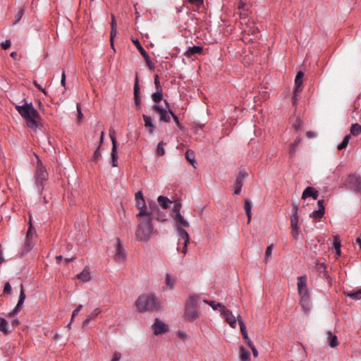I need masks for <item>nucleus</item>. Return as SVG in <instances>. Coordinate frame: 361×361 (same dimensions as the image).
Masks as SVG:
<instances>
[{
	"instance_id": "nucleus-56",
	"label": "nucleus",
	"mask_w": 361,
	"mask_h": 361,
	"mask_svg": "<svg viewBox=\"0 0 361 361\" xmlns=\"http://www.w3.org/2000/svg\"><path fill=\"white\" fill-rule=\"evenodd\" d=\"M334 247L335 250L341 248V241L338 236H334Z\"/></svg>"
},
{
	"instance_id": "nucleus-55",
	"label": "nucleus",
	"mask_w": 361,
	"mask_h": 361,
	"mask_svg": "<svg viewBox=\"0 0 361 361\" xmlns=\"http://www.w3.org/2000/svg\"><path fill=\"white\" fill-rule=\"evenodd\" d=\"M154 85H155L156 90L163 89L161 85V82H160L159 78L158 75H155V76H154Z\"/></svg>"
},
{
	"instance_id": "nucleus-29",
	"label": "nucleus",
	"mask_w": 361,
	"mask_h": 361,
	"mask_svg": "<svg viewBox=\"0 0 361 361\" xmlns=\"http://www.w3.org/2000/svg\"><path fill=\"white\" fill-rule=\"evenodd\" d=\"M151 98L155 103L154 104L159 103L163 99V89L156 90V92L151 95Z\"/></svg>"
},
{
	"instance_id": "nucleus-19",
	"label": "nucleus",
	"mask_w": 361,
	"mask_h": 361,
	"mask_svg": "<svg viewBox=\"0 0 361 361\" xmlns=\"http://www.w3.org/2000/svg\"><path fill=\"white\" fill-rule=\"evenodd\" d=\"M116 258L118 261H123L126 259V254L125 250L123 249L121 240L119 238L116 239Z\"/></svg>"
},
{
	"instance_id": "nucleus-14",
	"label": "nucleus",
	"mask_w": 361,
	"mask_h": 361,
	"mask_svg": "<svg viewBox=\"0 0 361 361\" xmlns=\"http://www.w3.org/2000/svg\"><path fill=\"white\" fill-rule=\"evenodd\" d=\"M152 327L156 336L164 334L169 331L168 325L161 322L159 318L155 319Z\"/></svg>"
},
{
	"instance_id": "nucleus-16",
	"label": "nucleus",
	"mask_w": 361,
	"mask_h": 361,
	"mask_svg": "<svg viewBox=\"0 0 361 361\" xmlns=\"http://www.w3.org/2000/svg\"><path fill=\"white\" fill-rule=\"evenodd\" d=\"M247 176V173L245 172V171H240L239 172L234 184V195H239L240 193L243 185V181Z\"/></svg>"
},
{
	"instance_id": "nucleus-33",
	"label": "nucleus",
	"mask_w": 361,
	"mask_h": 361,
	"mask_svg": "<svg viewBox=\"0 0 361 361\" xmlns=\"http://www.w3.org/2000/svg\"><path fill=\"white\" fill-rule=\"evenodd\" d=\"M185 159L193 166L194 168H196L195 164L197 162L195 159L194 152L191 150H187L185 154Z\"/></svg>"
},
{
	"instance_id": "nucleus-9",
	"label": "nucleus",
	"mask_w": 361,
	"mask_h": 361,
	"mask_svg": "<svg viewBox=\"0 0 361 361\" xmlns=\"http://www.w3.org/2000/svg\"><path fill=\"white\" fill-rule=\"evenodd\" d=\"M348 188L356 193L361 194V176L352 174L348 176L347 182Z\"/></svg>"
},
{
	"instance_id": "nucleus-50",
	"label": "nucleus",
	"mask_w": 361,
	"mask_h": 361,
	"mask_svg": "<svg viewBox=\"0 0 361 361\" xmlns=\"http://www.w3.org/2000/svg\"><path fill=\"white\" fill-rule=\"evenodd\" d=\"M149 213L152 214V216H153V214L156 212V211L159 210L158 206L154 202H149Z\"/></svg>"
},
{
	"instance_id": "nucleus-53",
	"label": "nucleus",
	"mask_w": 361,
	"mask_h": 361,
	"mask_svg": "<svg viewBox=\"0 0 361 361\" xmlns=\"http://www.w3.org/2000/svg\"><path fill=\"white\" fill-rule=\"evenodd\" d=\"M204 302L205 303L208 304L210 307H212L214 310H217L220 309L219 306L217 305L219 304H221L220 302L216 303L215 301H213V300L208 301L206 300H204Z\"/></svg>"
},
{
	"instance_id": "nucleus-4",
	"label": "nucleus",
	"mask_w": 361,
	"mask_h": 361,
	"mask_svg": "<svg viewBox=\"0 0 361 361\" xmlns=\"http://www.w3.org/2000/svg\"><path fill=\"white\" fill-rule=\"evenodd\" d=\"M37 158V169L35 172V184L39 194L42 195L44 189V183L48 180L49 174L46 169L42 165V162Z\"/></svg>"
},
{
	"instance_id": "nucleus-63",
	"label": "nucleus",
	"mask_w": 361,
	"mask_h": 361,
	"mask_svg": "<svg viewBox=\"0 0 361 361\" xmlns=\"http://www.w3.org/2000/svg\"><path fill=\"white\" fill-rule=\"evenodd\" d=\"M324 200H319L317 202L318 209H322V211L325 212V207H324Z\"/></svg>"
},
{
	"instance_id": "nucleus-22",
	"label": "nucleus",
	"mask_w": 361,
	"mask_h": 361,
	"mask_svg": "<svg viewBox=\"0 0 361 361\" xmlns=\"http://www.w3.org/2000/svg\"><path fill=\"white\" fill-rule=\"evenodd\" d=\"M101 312V310L99 308H96L94 311L87 316L86 319L82 322V327L85 328L88 326L89 323L94 320Z\"/></svg>"
},
{
	"instance_id": "nucleus-15",
	"label": "nucleus",
	"mask_w": 361,
	"mask_h": 361,
	"mask_svg": "<svg viewBox=\"0 0 361 361\" xmlns=\"http://www.w3.org/2000/svg\"><path fill=\"white\" fill-rule=\"evenodd\" d=\"M25 298H26V295L25 293L23 284L21 283L20 284V295H19V299H18V303H17L16 306L14 307V309L11 312H9V314H8L9 317L14 316L15 314H18L20 311L22 306L25 302Z\"/></svg>"
},
{
	"instance_id": "nucleus-34",
	"label": "nucleus",
	"mask_w": 361,
	"mask_h": 361,
	"mask_svg": "<svg viewBox=\"0 0 361 361\" xmlns=\"http://www.w3.org/2000/svg\"><path fill=\"white\" fill-rule=\"evenodd\" d=\"M251 208L252 205L250 201L249 200H245L244 209L248 219V222H250L251 220Z\"/></svg>"
},
{
	"instance_id": "nucleus-23",
	"label": "nucleus",
	"mask_w": 361,
	"mask_h": 361,
	"mask_svg": "<svg viewBox=\"0 0 361 361\" xmlns=\"http://www.w3.org/2000/svg\"><path fill=\"white\" fill-rule=\"evenodd\" d=\"M304 77V73L302 71H300L297 73V75L295 78V92H301V85L302 84V78Z\"/></svg>"
},
{
	"instance_id": "nucleus-32",
	"label": "nucleus",
	"mask_w": 361,
	"mask_h": 361,
	"mask_svg": "<svg viewBox=\"0 0 361 361\" xmlns=\"http://www.w3.org/2000/svg\"><path fill=\"white\" fill-rule=\"evenodd\" d=\"M325 212L322 209H317L313 211L310 216L314 219L316 221H319L324 216Z\"/></svg>"
},
{
	"instance_id": "nucleus-54",
	"label": "nucleus",
	"mask_w": 361,
	"mask_h": 361,
	"mask_svg": "<svg viewBox=\"0 0 361 361\" xmlns=\"http://www.w3.org/2000/svg\"><path fill=\"white\" fill-rule=\"evenodd\" d=\"M12 291L11 286L9 282H6L4 287L3 293L4 295L6 294H11Z\"/></svg>"
},
{
	"instance_id": "nucleus-21",
	"label": "nucleus",
	"mask_w": 361,
	"mask_h": 361,
	"mask_svg": "<svg viewBox=\"0 0 361 361\" xmlns=\"http://www.w3.org/2000/svg\"><path fill=\"white\" fill-rule=\"evenodd\" d=\"M203 52V47L201 46L190 47L184 53V55L188 58L192 57L195 54H201Z\"/></svg>"
},
{
	"instance_id": "nucleus-47",
	"label": "nucleus",
	"mask_w": 361,
	"mask_h": 361,
	"mask_svg": "<svg viewBox=\"0 0 361 361\" xmlns=\"http://www.w3.org/2000/svg\"><path fill=\"white\" fill-rule=\"evenodd\" d=\"M24 13H25V8H20L18 13H16V15L15 16V21L13 22V25H16L17 24L18 22H20V20L22 19L23 15H24Z\"/></svg>"
},
{
	"instance_id": "nucleus-17",
	"label": "nucleus",
	"mask_w": 361,
	"mask_h": 361,
	"mask_svg": "<svg viewBox=\"0 0 361 361\" xmlns=\"http://www.w3.org/2000/svg\"><path fill=\"white\" fill-rule=\"evenodd\" d=\"M134 100L135 104L137 107L140 108L141 105V99L140 97V87H139V78L137 73H136L135 84H134Z\"/></svg>"
},
{
	"instance_id": "nucleus-27",
	"label": "nucleus",
	"mask_w": 361,
	"mask_h": 361,
	"mask_svg": "<svg viewBox=\"0 0 361 361\" xmlns=\"http://www.w3.org/2000/svg\"><path fill=\"white\" fill-rule=\"evenodd\" d=\"M302 140L300 137H298L294 140V142L290 145V149H289V154L291 157H294L295 155V152L297 151V148L300 144Z\"/></svg>"
},
{
	"instance_id": "nucleus-57",
	"label": "nucleus",
	"mask_w": 361,
	"mask_h": 361,
	"mask_svg": "<svg viewBox=\"0 0 361 361\" xmlns=\"http://www.w3.org/2000/svg\"><path fill=\"white\" fill-rule=\"evenodd\" d=\"M171 117L173 118V121H175L176 124L177 125V126L180 128V129H182L183 126L182 125L180 124V121H179V119L178 118V116L174 114L173 112H171Z\"/></svg>"
},
{
	"instance_id": "nucleus-60",
	"label": "nucleus",
	"mask_w": 361,
	"mask_h": 361,
	"mask_svg": "<svg viewBox=\"0 0 361 361\" xmlns=\"http://www.w3.org/2000/svg\"><path fill=\"white\" fill-rule=\"evenodd\" d=\"M82 305H79L73 312L72 313V317H71V321L73 320L74 317L78 314V312L80 311V310L82 309Z\"/></svg>"
},
{
	"instance_id": "nucleus-28",
	"label": "nucleus",
	"mask_w": 361,
	"mask_h": 361,
	"mask_svg": "<svg viewBox=\"0 0 361 361\" xmlns=\"http://www.w3.org/2000/svg\"><path fill=\"white\" fill-rule=\"evenodd\" d=\"M158 203L163 209H167L172 202L167 197L162 195L158 197Z\"/></svg>"
},
{
	"instance_id": "nucleus-11",
	"label": "nucleus",
	"mask_w": 361,
	"mask_h": 361,
	"mask_svg": "<svg viewBox=\"0 0 361 361\" xmlns=\"http://www.w3.org/2000/svg\"><path fill=\"white\" fill-rule=\"evenodd\" d=\"M297 288L300 296L310 295L307 288V277L305 274L297 278Z\"/></svg>"
},
{
	"instance_id": "nucleus-24",
	"label": "nucleus",
	"mask_w": 361,
	"mask_h": 361,
	"mask_svg": "<svg viewBox=\"0 0 361 361\" xmlns=\"http://www.w3.org/2000/svg\"><path fill=\"white\" fill-rule=\"evenodd\" d=\"M327 339L331 348H336L338 345V341L337 336L334 334L331 331H329L327 333Z\"/></svg>"
},
{
	"instance_id": "nucleus-20",
	"label": "nucleus",
	"mask_w": 361,
	"mask_h": 361,
	"mask_svg": "<svg viewBox=\"0 0 361 361\" xmlns=\"http://www.w3.org/2000/svg\"><path fill=\"white\" fill-rule=\"evenodd\" d=\"M300 305L305 314L309 313L311 309L310 295L300 296Z\"/></svg>"
},
{
	"instance_id": "nucleus-26",
	"label": "nucleus",
	"mask_w": 361,
	"mask_h": 361,
	"mask_svg": "<svg viewBox=\"0 0 361 361\" xmlns=\"http://www.w3.org/2000/svg\"><path fill=\"white\" fill-rule=\"evenodd\" d=\"M142 118L145 121V126L148 129L149 133H152L154 130V126L153 125L151 116L143 114Z\"/></svg>"
},
{
	"instance_id": "nucleus-48",
	"label": "nucleus",
	"mask_w": 361,
	"mask_h": 361,
	"mask_svg": "<svg viewBox=\"0 0 361 361\" xmlns=\"http://www.w3.org/2000/svg\"><path fill=\"white\" fill-rule=\"evenodd\" d=\"M302 123V122L301 119L300 118H296L292 124V128H293L295 130H299L301 129Z\"/></svg>"
},
{
	"instance_id": "nucleus-5",
	"label": "nucleus",
	"mask_w": 361,
	"mask_h": 361,
	"mask_svg": "<svg viewBox=\"0 0 361 361\" xmlns=\"http://www.w3.org/2000/svg\"><path fill=\"white\" fill-rule=\"evenodd\" d=\"M152 220H143L137 226L135 235L137 240L143 242L148 241L152 235Z\"/></svg>"
},
{
	"instance_id": "nucleus-2",
	"label": "nucleus",
	"mask_w": 361,
	"mask_h": 361,
	"mask_svg": "<svg viewBox=\"0 0 361 361\" xmlns=\"http://www.w3.org/2000/svg\"><path fill=\"white\" fill-rule=\"evenodd\" d=\"M173 219L176 221V228L178 234V246L180 245L183 241V247L181 250V252L185 255L188 251V245L189 244V234L188 232L183 228L184 227H189L190 224L187 220L184 219V217L181 215L180 213H178L176 216H173ZM177 250H179V247H177Z\"/></svg>"
},
{
	"instance_id": "nucleus-18",
	"label": "nucleus",
	"mask_w": 361,
	"mask_h": 361,
	"mask_svg": "<svg viewBox=\"0 0 361 361\" xmlns=\"http://www.w3.org/2000/svg\"><path fill=\"white\" fill-rule=\"evenodd\" d=\"M309 197H312L314 200H317L319 197V192L313 187H307L302 192V199L305 200Z\"/></svg>"
},
{
	"instance_id": "nucleus-31",
	"label": "nucleus",
	"mask_w": 361,
	"mask_h": 361,
	"mask_svg": "<svg viewBox=\"0 0 361 361\" xmlns=\"http://www.w3.org/2000/svg\"><path fill=\"white\" fill-rule=\"evenodd\" d=\"M76 276L83 282H87L91 279L90 273L86 269L82 270L80 273L78 274Z\"/></svg>"
},
{
	"instance_id": "nucleus-36",
	"label": "nucleus",
	"mask_w": 361,
	"mask_h": 361,
	"mask_svg": "<svg viewBox=\"0 0 361 361\" xmlns=\"http://www.w3.org/2000/svg\"><path fill=\"white\" fill-rule=\"evenodd\" d=\"M8 322L2 317H0V331L3 332L4 334H8L9 331L7 329Z\"/></svg>"
},
{
	"instance_id": "nucleus-59",
	"label": "nucleus",
	"mask_w": 361,
	"mask_h": 361,
	"mask_svg": "<svg viewBox=\"0 0 361 361\" xmlns=\"http://www.w3.org/2000/svg\"><path fill=\"white\" fill-rule=\"evenodd\" d=\"M116 33H117L116 28H111L110 41H111V47H113V40H114V38L116 37Z\"/></svg>"
},
{
	"instance_id": "nucleus-42",
	"label": "nucleus",
	"mask_w": 361,
	"mask_h": 361,
	"mask_svg": "<svg viewBox=\"0 0 361 361\" xmlns=\"http://www.w3.org/2000/svg\"><path fill=\"white\" fill-rule=\"evenodd\" d=\"M166 285L170 288L172 289L174 286L175 279L172 278L169 274H166Z\"/></svg>"
},
{
	"instance_id": "nucleus-30",
	"label": "nucleus",
	"mask_w": 361,
	"mask_h": 361,
	"mask_svg": "<svg viewBox=\"0 0 361 361\" xmlns=\"http://www.w3.org/2000/svg\"><path fill=\"white\" fill-rule=\"evenodd\" d=\"M240 361H250V353L243 346L240 348Z\"/></svg>"
},
{
	"instance_id": "nucleus-51",
	"label": "nucleus",
	"mask_w": 361,
	"mask_h": 361,
	"mask_svg": "<svg viewBox=\"0 0 361 361\" xmlns=\"http://www.w3.org/2000/svg\"><path fill=\"white\" fill-rule=\"evenodd\" d=\"M187 1L197 8L203 5V0H187Z\"/></svg>"
},
{
	"instance_id": "nucleus-6",
	"label": "nucleus",
	"mask_w": 361,
	"mask_h": 361,
	"mask_svg": "<svg viewBox=\"0 0 361 361\" xmlns=\"http://www.w3.org/2000/svg\"><path fill=\"white\" fill-rule=\"evenodd\" d=\"M198 298L196 296H190L185 303V317L190 322L195 321L199 317L197 312Z\"/></svg>"
},
{
	"instance_id": "nucleus-13",
	"label": "nucleus",
	"mask_w": 361,
	"mask_h": 361,
	"mask_svg": "<svg viewBox=\"0 0 361 361\" xmlns=\"http://www.w3.org/2000/svg\"><path fill=\"white\" fill-rule=\"evenodd\" d=\"M299 216L298 214H292L290 216L291 234L294 239L298 240L300 235V228L298 226Z\"/></svg>"
},
{
	"instance_id": "nucleus-7",
	"label": "nucleus",
	"mask_w": 361,
	"mask_h": 361,
	"mask_svg": "<svg viewBox=\"0 0 361 361\" xmlns=\"http://www.w3.org/2000/svg\"><path fill=\"white\" fill-rule=\"evenodd\" d=\"M37 233L35 228L33 227L31 221H30V226L26 233L25 240L23 247L22 255L28 253L35 246Z\"/></svg>"
},
{
	"instance_id": "nucleus-64",
	"label": "nucleus",
	"mask_w": 361,
	"mask_h": 361,
	"mask_svg": "<svg viewBox=\"0 0 361 361\" xmlns=\"http://www.w3.org/2000/svg\"><path fill=\"white\" fill-rule=\"evenodd\" d=\"M245 342L246 343V344L248 345V346H251L253 345V343L252 342V341L250 340V338H249L248 336V334L247 335H245L243 336Z\"/></svg>"
},
{
	"instance_id": "nucleus-1",
	"label": "nucleus",
	"mask_w": 361,
	"mask_h": 361,
	"mask_svg": "<svg viewBox=\"0 0 361 361\" xmlns=\"http://www.w3.org/2000/svg\"><path fill=\"white\" fill-rule=\"evenodd\" d=\"M23 105H16L15 108L18 114L23 118L28 128H37L41 116L39 112L35 109L32 102L27 103L23 99Z\"/></svg>"
},
{
	"instance_id": "nucleus-25",
	"label": "nucleus",
	"mask_w": 361,
	"mask_h": 361,
	"mask_svg": "<svg viewBox=\"0 0 361 361\" xmlns=\"http://www.w3.org/2000/svg\"><path fill=\"white\" fill-rule=\"evenodd\" d=\"M140 212L137 214V217L140 216H145V219L144 220H148V219H150L151 220L153 219V216H152V214L149 213V211L147 210V207L146 205H142V207H138Z\"/></svg>"
},
{
	"instance_id": "nucleus-12",
	"label": "nucleus",
	"mask_w": 361,
	"mask_h": 361,
	"mask_svg": "<svg viewBox=\"0 0 361 361\" xmlns=\"http://www.w3.org/2000/svg\"><path fill=\"white\" fill-rule=\"evenodd\" d=\"M109 136L112 142V149L111 152V164L113 167L118 166V154H117V141L116 138L115 131L111 130Z\"/></svg>"
},
{
	"instance_id": "nucleus-37",
	"label": "nucleus",
	"mask_w": 361,
	"mask_h": 361,
	"mask_svg": "<svg viewBox=\"0 0 361 361\" xmlns=\"http://www.w3.org/2000/svg\"><path fill=\"white\" fill-rule=\"evenodd\" d=\"M344 293L349 298H350L353 300H357L361 299V289L357 290L355 292L353 293H346L344 292Z\"/></svg>"
},
{
	"instance_id": "nucleus-35",
	"label": "nucleus",
	"mask_w": 361,
	"mask_h": 361,
	"mask_svg": "<svg viewBox=\"0 0 361 361\" xmlns=\"http://www.w3.org/2000/svg\"><path fill=\"white\" fill-rule=\"evenodd\" d=\"M361 133V126L358 123H354L350 127V134L353 136H357Z\"/></svg>"
},
{
	"instance_id": "nucleus-8",
	"label": "nucleus",
	"mask_w": 361,
	"mask_h": 361,
	"mask_svg": "<svg viewBox=\"0 0 361 361\" xmlns=\"http://www.w3.org/2000/svg\"><path fill=\"white\" fill-rule=\"evenodd\" d=\"M164 104L166 105L165 109L158 104H154L152 106V109L159 114V121L161 122L169 123L171 117V112L173 111L170 110V105L167 100H164Z\"/></svg>"
},
{
	"instance_id": "nucleus-58",
	"label": "nucleus",
	"mask_w": 361,
	"mask_h": 361,
	"mask_svg": "<svg viewBox=\"0 0 361 361\" xmlns=\"http://www.w3.org/2000/svg\"><path fill=\"white\" fill-rule=\"evenodd\" d=\"M273 249V245H269L265 251V259H268V258L271 256V252Z\"/></svg>"
},
{
	"instance_id": "nucleus-10",
	"label": "nucleus",
	"mask_w": 361,
	"mask_h": 361,
	"mask_svg": "<svg viewBox=\"0 0 361 361\" xmlns=\"http://www.w3.org/2000/svg\"><path fill=\"white\" fill-rule=\"evenodd\" d=\"M219 311L224 315L226 322L230 325L231 328L235 329L236 327L237 318L233 314L232 312L228 310L224 305L219 304Z\"/></svg>"
},
{
	"instance_id": "nucleus-40",
	"label": "nucleus",
	"mask_w": 361,
	"mask_h": 361,
	"mask_svg": "<svg viewBox=\"0 0 361 361\" xmlns=\"http://www.w3.org/2000/svg\"><path fill=\"white\" fill-rule=\"evenodd\" d=\"M350 139V135H345V137L343 138V141L338 145V147H337L338 149L341 150V149H345L347 147Z\"/></svg>"
},
{
	"instance_id": "nucleus-41",
	"label": "nucleus",
	"mask_w": 361,
	"mask_h": 361,
	"mask_svg": "<svg viewBox=\"0 0 361 361\" xmlns=\"http://www.w3.org/2000/svg\"><path fill=\"white\" fill-rule=\"evenodd\" d=\"M132 42H133V44L135 45L136 48L137 49V50L140 51V53L141 54L142 56H145V54H147V52L145 50V49L142 47V46L141 45V44L140 43L139 40L137 39H132Z\"/></svg>"
},
{
	"instance_id": "nucleus-62",
	"label": "nucleus",
	"mask_w": 361,
	"mask_h": 361,
	"mask_svg": "<svg viewBox=\"0 0 361 361\" xmlns=\"http://www.w3.org/2000/svg\"><path fill=\"white\" fill-rule=\"evenodd\" d=\"M1 45L3 49H7L11 47V41L6 40L4 42H2Z\"/></svg>"
},
{
	"instance_id": "nucleus-3",
	"label": "nucleus",
	"mask_w": 361,
	"mask_h": 361,
	"mask_svg": "<svg viewBox=\"0 0 361 361\" xmlns=\"http://www.w3.org/2000/svg\"><path fill=\"white\" fill-rule=\"evenodd\" d=\"M135 305L138 312L142 313L158 311L161 306L154 294L142 295L139 296Z\"/></svg>"
},
{
	"instance_id": "nucleus-44",
	"label": "nucleus",
	"mask_w": 361,
	"mask_h": 361,
	"mask_svg": "<svg viewBox=\"0 0 361 361\" xmlns=\"http://www.w3.org/2000/svg\"><path fill=\"white\" fill-rule=\"evenodd\" d=\"M143 58L145 59V62H146V64L147 66V67L151 70V71H154V64L152 63V61H151L150 59V57L149 56V54L147 53L145 54V56H142Z\"/></svg>"
},
{
	"instance_id": "nucleus-52",
	"label": "nucleus",
	"mask_w": 361,
	"mask_h": 361,
	"mask_svg": "<svg viewBox=\"0 0 361 361\" xmlns=\"http://www.w3.org/2000/svg\"><path fill=\"white\" fill-rule=\"evenodd\" d=\"M245 6H246V4L244 1H243L242 0L239 1L238 4V9L239 11H240V16H241L243 14H245V15L247 14L246 13H243V12L246 11L245 9Z\"/></svg>"
},
{
	"instance_id": "nucleus-61",
	"label": "nucleus",
	"mask_w": 361,
	"mask_h": 361,
	"mask_svg": "<svg viewBox=\"0 0 361 361\" xmlns=\"http://www.w3.org/2000/svg\"><path fill=\"white\" fill-rule=\"evenodd\" d=\"M121 357V354L119 352H114L113 354V357L111 361H120Z\"/></svg>"
},
{
	"instance_id": "nucleus-43",
	"label": "nucleus",
	"mask_w": 361,
	"mask_h": 361,
	"mask_svg": "<svg viewBox=\"0 0 361 361\" xmlns=\"http://www.w3.org/2000/svg\"><path fill=\"white\" fill-rule=\"evenodd\" d=\"M317 271L319 274H324L326 272V264L324 262H317L315 265Z\"/></svg>"
},
{
	"instance_id": "nucleus-49",
	"label": "nucleus",
	"mask_w": 361,
	"mask_h": 361,
	"mask_svg": "<svg viewBox=\"0 0 361 361\" xmlns=\"http://www.w3.org/2000/svg\"><path fill=\"white\" fill-rule=\"evenodd\" d=\"M180 209H181V203L180 202H175V204L173 207V209H172L173 213L174 214V216H176V215L178 213H180Z\"/></svg>"
},
{
	"instance_id": "nucleus-45",
	"label": "nucleus",
	"mask_w": 361,
	"mask_h": 361,
	"mask_svg": "<svg viewBox=\"0 0 361 361\" xmlns=\"http://www.w3.org/2000/svg\"><path fill=\"white\" fill-rule=\"evenodd\" d=\"M164 145H165V143H164L163 141L159 142L157 145V154L159 157H161V156L164 155V154H165V150L164 149Z\"/></svg>"
},
{
	"instance_id": "nucleus-39",
	"label": "nucleus",
	"mask_w": 361,
	"mask_h": 361,
	"mask_svg": "<svg viewBox=\"0 0 361 361\" xmlns=\"http://www.w3.org/2000/svg\"><path fill=\"white\" fill-rule=\"evenodd\" d=\"M237 320L240 326V331L242 334V336L247 335V332L246 330L245 324H244L241 317L238 314L237 317Z\"/></svg>"
},
{
	"instance_id": "nucleus-46",
	"label": "nucleus",
	"mask_w": 361,
	"mask_h": 361,
	"mask_svg": "<svg viewBox=\"0 0 361 361\" xmlns=\"http://www.w3.org/2000/svg\"><path fill=\"white\" fill-rule=\"evenodd\" d=\"M77 121L78 123H80L83 119V114L82 113V109L80 107V104L77 103Z\"/></svg>"
},
{
	"instance_id": "nucleus-38",
	"label": "nucleus",
	"mask_w": 361,
	"mask_h": 361,
	"mask_svg": "<svg viewBox=\"0 0 361 361\" xmlns=\"http://www.w3.org/2000/svg\"><path fill=\"white\" fill-rule=\"evenodd\" d=\"M100 145H99L97 149L94 150V154L92 157V161L97 163L102 157V152L100 151Z\"/></svg>"
}]
</instances>
